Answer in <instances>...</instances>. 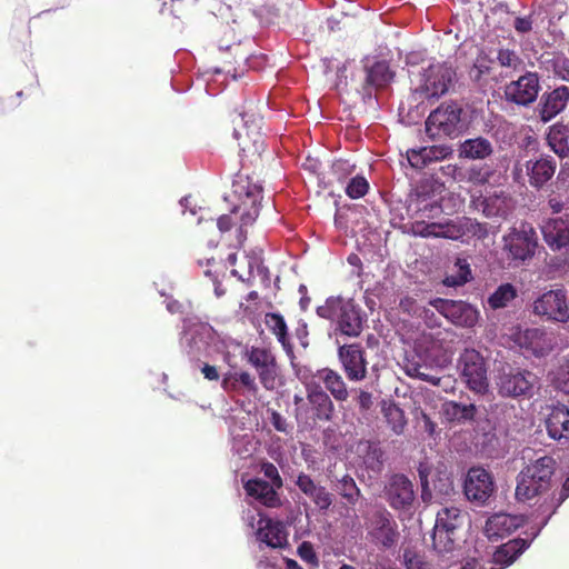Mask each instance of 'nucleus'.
Wrapping results in <instances>:
<instances>
[{
  "label": "nucleus",
  "mask_w": 569,
  "mask_h": 569,
  "mask_svg": "<svg viewBox=\"0 0 569 569\" xmlns=\"http://www.w3.org/2000/svg\"><path fill=\"white\" fill-rule=\"evenodd\" d=\"M242 120L244 121L243 128L236 130L234 134L238 139L242 160L253 163L261 158L266 147L264 137L261 132V118L252 120L250 126L244 117Z\"/></svg>",
  "instance_id": "nucleus-15"
},
{
  "label": "nucleus",
  "mask_w": 569,
  "mask_h": 569,
  "mask_svg": "<svg viewBox=\"0 0 569 569\" xmlns=\"http://www.w3.org/2000/svg\"><path fill=\"white\" fill-rule=\"evenodd\" d=\"M244 358L257 371L263 388L266 390H273L277 385L278 363L272 351L267 348L251 347L246 350Z\"/></svg>",
  "instance_id": "nucleus-13"
},
{
  "label": "nucleus",
  "mask_w": 569,
  "mask_h": 569,
  "mask_svg": "<svg viewBox=\"0 0 569 569\" xmlns=\"http://www.w3.org/2000/svg\"><path fill=\"white\" fill-rule=\"evenodd\" d=\"M363 68L366 71L365 97L371 99V89L388 86L392 81L395 73L390 69L388 61L376 58H366Z\"/></svg>",
  "instance_id": "nucleus-22"
},
{
  "label": "nucleus",
  "mask_w": 569,
  "mask_h": 569,
  "mask_svg": "<svg viewBox=\"0 0 569 569\" xmlns=\"http://www.w3.org/2000/svg\"><path fill=\"white\" fill-rule=\"evenodd\" d=\"M468 179L470 181H472V182L483 184V183H486L488 181L489 173L488 172H483L479 168H471L469 170V178Z\"/></svg>",
  "instance_id": "nucleus-56"
},
{
  "label": "nucleus",
  "mask_w": 569,
  "mask_h": 569,
  "mask_svg": "<svg viewBox=\"0 0 569 569\" xmlns=\"http://www.w3.org/2000/svg\"><path fill=\"white\" fill-rule=\"evenodd\" d=\"M423 366L421 365H413L412 368L408 369V373L412 377H417L422 381H427L432 383L433 386H438L440 383V378H437L435 376H431L423 370Z\"/></svg>",
  "instance_id": "nucleus-53"
},
{
  "label": "nucleus",
  "mask_w": 569,
  "mask_h": 569,
  "mask_svg": "<svg viewBox=\"0 0 569 569\" xmlns=\"http://www.w3.org/2000/svg\"><path fill=\"white\" fill-rule=\"evenodd\" d=\"M556 160L550 156H540L523 162L517 161L512 169L515 181L525 183L526 178L532 188L541 189L555 176Z\"/></svg>",
  "instance_id": "nucleus-8"
},
{
  "label": "nucleus",
  "mask_w": 569,
  "mask_h": 569,
  "mask_svg": "<svg viewBox=\"0 0 569 569\" xmlns=\"http://www.w3.org/2000/svg\"><path fill=\"white\" fill-rule=\"evenodd\" d=\"M308 401L313 411V419L329 421L333 413V403L330 397L320 388L308 389Z\"/></svg>",
  "instance_id": "nucleus-33"
},
{
  "label": "nucleus",
  "mask_w": 569,
  "mask_h": 569,
  "mask_svg": "<svg viewBox=\"0 0 569 569\" xmlns=\"http://www.w3.org/2000/svg\"><path fill=\"white\" fill-rule=\"evenodd\" d=\"M540 91L539 77L536 72H526L505 87L507 101L527 107L536 101Z\"/></svg>",
  "instance_id": "nucleus-17"
},
{
  "label": "nucleus",
  "mask_w": 569,
  "mask_h": 569,
  "mask_svg": "<svg viewBox=\"0 0 569 569\" xmlns=\"http://www.w3.org/2000/svg\"><path fill=\"white\" fill-rule=\"evenodd\" d=\"M493 491V479L486 469L473 467L468 470L463 482V492L469 501L483 506Z\"/></svg>",
  "instance_id": "nucleus-16"
},
{
  "label": "nucleus",
  "mask_w": 569,
  "mask_h": 569,
  "mask_svg": "<svg viewBox=\"0 0 569 569\" xmlns=\"http://www.w3.org/2000/svg\"><path fill=\"white\" fill-rule=\"evenodd\" d=\"M537 383L535 373L528 370L510 369L499 375L497 380L498 391L503 397H531Z\"/></svg>",
  "instance_id": "nucleus-14"
},
{
  "label": "nucleus",
  "mask_w": 569,
  "mask_h": 569,
  "mask_svg": "<svg viewBox=\"0 0 569 569\" xmlns=\"http://www.w3.org/2000/svg\"><path fill=\"white\" fill-rule=\"evenodd\" d=\"M222 389L228 393L256 397L259 387L256 378L248 371H229L223 375Z\"/></svg>",
  "instance_id": "nucleus-25"
},
{
  "label": "nucleus",
  "mask_w": 569,
  "mask_h": 569,
  "mask_svg": "<svg viewBox=\"0 0 569 569\" xmlns=\"http://www.w3.org/2000/svg\"><path fill=\"white\" fill-rule=\"evenodd\" d=\"M431 306L456 326L470 328L479 319L478 310L463 301L436 299L431 302Z\"/></svg>",
  "instance_id": "nucleus-18"
},
{
  "label": "nucleus",
  "mask_w": 569,
  "mask_h": 569,
  "mask_svg": "<svg viewBox=\"0 0 569 569\" xmlns=\"http://www.w3.org/2000/svg\"><path fill=\"white\" fill-rule=\"evenodd\" d=\"M449 224L450 240H462L463 238L483 239L488 236V228L486 223H480L477 220L468 217L449 220Z\"/></svg>",
  "instance_id": "nucleus-30"
},
{
  "label": "nucleus",
  "mask_w": 569,
  "mask_h": 569,
  "mask_svg": "<svg viewBox=\"0 0 569 569\" xmlns=\"http://www.w3.org/2000/svg\"><path fill=\"white\" fill-rule=\"evenodd\" d=\"M407 159L410 166L416 169H422L428 166L427 159L422 154V148L408 150Z\"/></svg>",
  "instance_id": "nucleus-51"
},
{
  "label": "nucleus",
  "mask_w": 569,
  "mask_h": 569,
  "mask_svg": "<svg viewBox=\"0 0 569 569\" xmlns=\"http://www.w3.org/2000/svg\"><path fill=\"white\" fill-rule=\"evenodd\" d=\"M532 313L551 322H569V298L566 290L557 288L539 295L532 303Z\"/></svg>",
  "instance_id": "nucleus-9"
},
{
  "label": "nucleus",
  "mask_w": 569,
  "mask_h": 569,
  "mask_svg": "<svg viewBox=\"0 0 569 569\" xmlns=\"http://www.w3.org/2000/svg\"><path fill=\"white\" fill-rule=\"evenodd\" d=\"M335 223L339 229L347 230V219L345 217V213L342 209H338L335 217Z\"/></svg>",
  "instance_id": "nucleus-63"
},
{
  "label": "nucleus",
  "mask_w": 569,
  "mask_h": 569,
  "mask_svg": "<svg viewBox=\"0 0 569 569\" xmlns=\"http://www.w3.org/2000/svg\"><path fill=\"white\" fill-rule=\"evenodd\" d=\"M261 471L263 476L270 480L277 489H281L283 486L282 478L278 471V468L272 462H263L261 465Z\"/></svg>",
  "instance_id": "nucleus-48"
},
{
  "label": "nucleus",
  "mask_w": 569,
  "mask_h": 569,
  "mask_svg": "<svg viewBox=\"0 0 569 569\" xmlns=\"http://www.w3.org/2000/svg\"><path fill=\"white\" fill-rule=\"evenodd\" d=\"M247 495L267 508H278L282 505L277 488L260 478L248 480L243 486Z\"/></svg>",
  "instance_id": "nucleus-27"
},
{
  "label": "nucleus",
  "mask_w": 569,
  "mask_h": 569,
  "mask_svg": "<svg viewBox=\"0 0 569 569\" xmlns=\"http://www.w3.org/2000/svg\"><path fill=\"white\" fill-rule=\"evenodd\" d=\"M232 187L234 194L242 201L233 208L232 213L241 210V227L251 224L259 216L263 189L249 177H238Z\"/></svg>",
  "instance_id": "nucleus-11"
},
{
  "label": "nucleus",
  "mask_w": 569,
  "mask_h": 569,
  "mask_svg": "<svg viewBox=\"0 0 569 569\" xmlns=\"http://www.w3.org/2000/svg\"><path fill=\"white\" fill-rule=\"evenodd\" d=\"M267 328L276 336L290 359L295 358L293 346L290 342L284 318L278 312H268L264 317Z\"/></svg>",
  "instance_id": "nucleus-34"
},
{
  "label": "nucleus",
  "mask_w": 569,
  "mask_h": 569,
  "mask_svg": "<svg viewBox=\"0 0 569 569\" xmlns=\"http://www.w3.org/2000/svg\"><path fill=\"white\" fill-rule=\"evenodd\" d=\"M471 204L488 218H507L515 208L512 198L505 192L495 193L483 199L472 196Z\"/></svg>",
  "instance_id": "nucleus-24"
},
{
  "label": "nucleus",
  "mask_w": 569,
  "mask_h": 569,
  "mask_svg": "<svg viewBox=\"0 0 569 569\" xmlns=\"http://www.w3.org/2000/svg\"><path fill=\"white\" fill-rule=\"evenodd\" d=\"M455 72L446 63H431L418 74L415 93L423 99H438L448 92Z\"/></svg>",
  "instance_id": "nucleus-6"
},
{
  "label": "nucleus",
  "mask_w": 569,
  "mask_h": 569,
  "mask_svg": "<svg viewBox=\"0 0 569 569\" xmlns=\"http://www.w3.org/2000/svg\"><path fill=\"white\" fill-rule=\"evenodd\" d=\"M556 469V460L543 456L527 466L517 477L516 498L527 501L547 491Z\"/></svg>",
  "instance_id": "nucleus-2"
},
{
  "label": "nucleus",
  "mask_w": 569,
  "mask_h": 569,
  "mask_svg": "<svg viewBox=\"0 0 569 569\" xmlns=\"http://www.w3.org/2000/svg\"><path fill=\"white\" fill-rule=\"evenodd\" d=\"M476 407L472 403L447 401L442 405V413L448 421H467L475 416Z\"/></svg>",
  "instance_id": "nucleus-40"
},
{
  "label": "nucleus",
  "mask_w": 569,
  "mask_h": 569,
  "mask_svg": "<svg viewBox=\"0 0 569 569\" xmlns=\"http://www.w3.org/2000/svg\"><path fill=\"white\" fill-rule=\"evenodd\" d=\"M492 152V143L483 137L467 139L459 147L460 158L470 160H483L490 157Z\"/></svg>",
  "instance_id": "nucleus-35"
},
{
  "label": "nucleus",
  "mask_w": 569,
  "mask_h": 569,
  "mask_svg": "<svg viewBox=\"0 0 569 569\" xmlns=\"http://www.w3.org/2000/svg\"><path fill=\"white\" fill-rule=\"evenodd\" d=\"M548 206L553 213H563L567 209L565 202L559 197H550L548 199Z\"/></svg>",
  "instance_id": "nucleus-58"
},
{
  "label": "nucleus",
  "mask_w": 569,
  "mask_h": 569,
  "mask_svg": "<svg viewBox=\"0 0 569 569\" xmlns=\"http://www.w3.org/2000/svg\"><path fill=\"white\" fill-rule=\"evenodd\" d=\"M365 451L363 465L367 469L378 472L382 466V450L377 443H358V451Z\"/></svg>",
  "instance_id": "nucleus-43"
},
{
  "label": "nucleus",
  "mask_w": 569,
  "mask_h": 569,
  "mask_svg": "<svg viewBox=\"0 0 569 569\" xmlns=\"http://www.w3.org/2000/svg\"><path fill=\"white\" fill-rule=\"evenodd\" d=\"M415 350L425 366L438 367L445 361V359H442L441 342L431 335L423 333L422 337L417 340Z\"/></svg>",
  "instance_id": "nucleus-32"
},
{
  "label": "nucleus",
  "mask_w": 569,
  "mask_h": 569,
  "mask_svg": "<svg viewBox=\"0 0 569 569\" xmlns=\"http://www.w3.org/2000/svg\"><path fill=\"white\" fill-rule=\"evenodd\" d=\"M318 376L337 401L348 399L349 392L340 375L331 369L325 368L318 372Z\"/></svg>",
  "instance_id": "nucleus-38"
},
{
  "label": "nucleus",
  "mask_w": 569,
  "mask_h": 569,
  "mask_svg": "<svg viewBox=\"0 0 569 569\" xmlns=\"http://www.w3.org/2000/svg\"><path fill=\"white\" fill-rule=\"evenodd\" d=\"M296 486L302 493L310 498L319 509L327 510L331 506V493L328 492L325 487L317 485L309 475L303 472L299 473Z\"/></svg>",
  "instance_id": "nucleus-31"
},
{
  "label": "nucleus",
  "mask_w": 569,
  "mask_h": 569,
  "mask_svg": "<svg viewBox=\"0 0 569 569\" xmlns=\"http://www.w3.org/2000/svg\"><path fill=\"white\" fill-rule=\"evenodd\" d=\"M523 523L521 516L509 513H495L488 518L485 526V535L489 539H502L512 533Z\"/></svg>",
  "instance_id": "nucleus-26"
},
{
  "label": "nucleus",
  "mask_w": 569,
  "mask_h": 569,
  "mask_svg": "<svg viewBox=\"0 0 569 569\" xmlns=\"http://www.w3.org/2000/svg\"><path fill=\"white\" fill-rule=\"evenodd\" d=\"M542 421L550 439L561 445L569 442V408L566 405L546 406Z\"/></svg>",
  "instance_id": "nucleus-19"
},
{
  "label": "nucleus",
  "mask_w": 569,
  "mask_h": 569,
  "mask_svg": "<svg viewBox=\"0 0 569 569\" xmlns=\"http://www.w3.org/2000/svg\"><path fill=\"white\" fill-rule=\"evenodd\" d=\"M471 279L470 266L466 259L458 258L455 263V270L448 273L443 279V284L447 287H460Z\"/></svg>",
  "instance_id": "nucleus-42"
},
{
  "label": "nucleus",
  "mask_w": 569,
  "mask_h": 569,
  "mask_svg": "<svg viewBox=\"0 0 569 569\" xmlns=\"http://www.w3.org/2000/svg\"><path fill=\"white\" fill-rule=\"evenodd\" d=\"M270 422L277 431L288 432L287 420L278 411L271 412Z\"/></svg>",
  "instance_id": "nucleus-54"
},
{
  "label": "nucleus",
  "mask_w": 569,
  "mask_h": 569,
  "mask_svg": "<svg viewBox=\"0 0 569 569\" xmlns=\"http://www.w3.org/2000/svg\"><path fill=\"white\" fill-rule=\"evenodd\" d=\"M497 59L502 67L517 68L520 64L518 54L509 49H500Z\"/></svg>",
  "instance_id": "nucleus-49"
},
{
  "label": "nucleus",
  "mask_w": 569,
  "mask_h": 569,
  "mask_svg": "<svg viewBox=\"0 0 569 569\" xmlns=\"http://www.w3.org/2000/svg\"><path fill=\"white\" fill-rule=\"evenodd\" d=\"M462 109L457 103L441 104L426 120V132L431 139L457 137L462 130Z\"/></svg>",
  "instance_id": "nucleus-7"
},
{
  "label": "nucleus",
  "mask_w": 569,
  "mask_h": 569,
  "mask_svg": "<svg viewBox=\"0 0 569 569\" xmlns=\"http://www.w3.org/2000/svg\"><path fill=\"white\" fill-rule=\"evenodd\" d=\"M320 318L336 323L335 335L339 346V359L350 380H356V345L347 343L341 338L356 336V305L352 298L330 297L325 305L317 308Z\"/></svg>",
  "instance_id": "nucleus-1"
},
{
  "label": "nucleus",
  "mask_w": 569,
  "mask_h": 569,
  "mask_svg": "<svg viewBox=\"0 0 569 569\" xmlns=\"http://www.w3.org/2000/svg\"><path fill=\"white\" fill-rule=\"evenodd\" d=\"M355 164L350 163L349 160L339 159L332 164L333 174L341 182H345L348 177L352 173Z\"/></svg>",
  "instance_id": "nucleus-47"
},
{
  "label": "nucleus",
  "mask_w": 569,
  "mask_h": 569,
  "mask_svg": "<svg viewBox=\"0 0 569 569\" xmlns=\"http://www.w3.org/2000/svg\"><path fill=\"white\" fill-rule=\"evenodd\" d=\"M547 522L548 518L541 522V525L532 533V537L529 541L526 539L518 538L510 540L507 543L499 547L493 553V562L496 565H500L501 567L511 565L530 546V542L539 535V532L547 525Z\"/></svg>",
  "instance_id": "nucleus-29"
},
{
  "label": "nucleus",
  "mask_w": 569,
  "mask_h": 569,
  "mask_svg": "<svg viewBox=\"0 0 569 569\" xmlns=\"http://www.w3.org/2000/svg\"><path fill=\"white\" fill-rule=\"evenodd\" d=\"M551 380L558 390L569 396V359L552 372Z\"/></svg>",
  "instance_id": "nucleus-45"
},
{
  "label": "nucleus",
  "mask_w": 569,
  "mask_h": 569,
  "mask_svg": "<svg viewBox=\"0 0 569 569\" xmlns=\"http://www.w3.org/2000/svg\"><path fill=\"white\" fill-rule=\"evenodd\" d=\"M547 141L551 150L560 158L569 154V129L561 124L556 123L549 128Z\"/></svg>",
  "instance_id": "nucleus-37"
},
{
  "label": "nucleus",
  "mask_w": 569,
  "mask_h": 569,
  "mask_svg": "<svg viewBox=\"0 0 569 569\" xmlns=\"http://www.w3.org/2000/svg\"><path fill=\"white\" fill-rule=\"evenodd\" d=\"M233 226V221L230 214H222L217 220V227L221 232H227Z\"/></svg>",
  "instance_id": "nucleus-60"
},
{
  "label": "nucleus",
  "mask_w": 569,
  "mask_h": 569,
  "mask_svg": "<svg viewBox=\"0 0 569 569\" xmlns=\"http://www.w3.org/2000/svg\"><path fill=\"white\" fill-rule=\"evenodd\" d=\"M467 517L468 515L456 506L442 507L437 512L432 541L439 553L455 549L457 531L465 525Z\"/></svg>",
  "instance_id": "nucleus-5"
},
{
  "label": "nucleus",
  "mask_w": 569,
  "mask_h": 569,
  "mask_svg": "<svg viewBox=\"0 0 569 569\" xmlns=\"http://www.w3.org/2000/svg\"><path fill=\"white\" fill-rule=\"evenodd\" d=\"M386 498L393 509H409L415 499L411 481L402 475L392 476L386 486Z\"/></svg>",
  "instance_id": "nucleus-21"
},
{
  "label": "nucleus",
  "mask_w": 569,
  "mask_h": 569,
  "mask_svg": "<svg viewBox=\"0 0 569 569\" xmlns=\"http://www.w3.org/2000/svg\"><path fill=\"white\" fill-rule=\"evenodd\" d=\"M201 372L203 377L210 381H218L220 378L217 367L208 363L203 365V367L201 368Z\"/></svg>",
  "instance_id": "nucleus-57"
},
{
  "label": "nucleus",
  "mask_w": 569,
  "mask_h": 569,
  "mask_svg": "<svg viewBox=\"0 0 569 569\" xmlns=\"http://www.w3.org/2000/svg\"><path fill=\"white\" fill-rule=\"evenodd\" d=\"M441 171L443 176L450 177L453 180H461L462 172L460 168H458L456 164H448L441 167Z\"/></svg>",
  "instance_id": "nucleus-59"
},
{
  "label": "nucleus",
  "mask_w": 569,
  "mask_h": 569,
  "mask_svg": "<svg viewBox=\"0 0 569 569\" xmlns=\"http://www.w3.org/2000/svg\"><path fill=\"white\" fill-rule=\"evenodd\" d=\"M257 538L268 547L277 549L288 545V532L281 521L270 518H260L258 522Z\"/></svg>",
  "instance_id": "nucleus-28"
},
{
  "label": "nucleus",
  "mask_w": 569,
  "mask_h": 569,
  "mask_svg": "<svg viewBox=\"0 0 569 569\" xmlns=\"http://www.w3.org/2000/svg\"><path fill=\"white\" fill-rule=\"evenodd\" d=\"M513 27L519 33H526L531 30L532 21L529 17H518L515 20Z\"/></svg>",
  "instance_id": "nucleus-55"
},
{
  "label": "nucleus",
  "mask_w": 569,
  "mask_h": 569,
  "mask_svg": "<svg viewBox=\"0 0 569 569\" xmlns=\"http://www.w3.org/2000/svg\"><path fill=\"white\" fill-rule=\"evenodd\" d=\"M538 248V234L529 222H520L502 237V251L513 266L530 260Z\"/></svg>",
  "instance_id": "nucleus-3"
},
{
  "label": "nucleus",
  "mask_w": 569,
  "mask_h": 569,
  "mask_svg": "<svg viewBox=\"0 0 569 569\" xmlns=\"http://www.w3.org/2000/svg\"><path fill=\"white\" fill-rule=\"evenodd\" d=\"M210 268L206 269L204 276L211 281L217 298L226 295L227 289L222 286L221 279L226 278V272L220 271L214 260H208Z\"/></svg>",
  "instance_id": "nucleus-44"
},
{
  "label": "nucleus",
  "mask_w": 569,
  "mask_h": 569,
  "mask_svg": "<svg viewBox=\"0 0 569 569\" xmlns=\"http://www.w3.org/2000/svg\"><path fill=\"white\" fill-rule=\"evenodd\" d=\"M517 297V289L511 283L500 284L488 298L491 309L506 308Z\"/></svg>",
  "instance_id": "nucleus-41"
},
{
  "label": "nucleus",
  "mask_w": 569,
  "mask_h": 569,
  "mask_svg": "<svg viewBox=\"0 0 569 569\" xmlns=\"http://www.w3.org/2000/svg\"><path fill=\"white\" fill-rule=\"evenodd\" d=\"M509 339L523 355L543 358L550 355L558 346V335L545 328L513 327Z\"/></svg>",
  "instance_id": "nucleus-4"
},
{
  "label": "nucleus",
  "mask_w": 569,
  "mask_h": 569,
  "mask_svg": "<svg viewBox=\"0 0 569 569\" xmlns=\"http://www.w3.org/2000/svg\"><path fill=\"white\" fill-rule=\"evenodd\" d=\"M338 490L342 497L347 498L348 501L351 502L356 490V482L353 478L348 475L343 476L339 481Z\"/></svg>",
  "instance_id": "nucleus-50"
},
{
  "label": "nucleus",
  "mask_w": 569,
  "mask_h": 569,
  "mask_svg": "<svg viewBox=\"0 0 569 569\" xmlns=\"http://www.w3.org/2000/svg\"><path fill=\"white\" fill-rule=\"evenodd\" d=\"M451 153L452 149L447 144L422 147V154H425V159H427L428 164L435 161L443 160Z\"/></svg>",
  "instance_id": "nucleus-46"
},
{
  "label": "nucleus",
  "mask_w": 569,
  "mask_h": 569,
  "mask_svg": "<svg viewBox=\"0 0 569 569\" xmlns=\"http://www.w3.org/2000/svg\"><path fill=\"white\" fill-rule=\"evenodd\" d=\"M419 473H420V479H421V485H422L421 497H422V500L427 502L431 498V493L428 491V480L422 470H419Z\"/></svg>",
  "instance_id": "nucleus-62"
},
{
  "label": "nucleus",
  "mask_w": 569,
  "mask_h": 569,
  "mask_svg": "<svg viewBox=\"0 0 569 569\" xmlns=\"http://www.w3.org/2000/svg\"><path fill=\"white\" fill-rule=\"evenodd\" d=\"M379 406L387 425L396 435H401L407 425L403 410L391 400H381Z\"/></svg>",
  "instance_id": "nucleus-36"
},
{
  "label": "nucleus",
  "mask_w": 569,
  "mask_h": 569,
  "mask_svg": "<svg viewBox=\"0 0 569 569\" xmlns=\"http://www.w3.org/2000/svg\"><path fill=\"white\" fill-rule=\"evenodd\" d=\"M411 231L415 236L422 238H446L449 239V220L445 222L416 221L411 224Z\"/></svg>",
  "instance_id": "nucleus-39"
},
{
  "label": "nucleus",
  "mask_w": 569,
  "mask_h": 569,
  "mask_svg": "<svg viewBox=\"0 0 569 569\" xmlns=\"http://www.w3.org/2000/svg\"><path fill=\"white\" fill-rule=\"evenodd\" d=\"M367 536L379 548L390 549L399 539L398 525L386 509L371 512L366 520Z\"/></svg>",
  "instance_id": "nucleus-10"
},
{
  "label": "nucleus",
  "mask_w": 569,
  "mask_h": 569,
  "mask_svg": "<svg viewBox=\"0 0 569 569\" xmlns=\"http://www.w3.org/2000/svg\"><path fill=\"white\" fill-rule=\"evenodd\" d=\"M569 102V88L560 86L541 96L538 112L542 122H549L562 112Z\"/></svg>",
  "instance_id": "nucleus-23"
},
{
  "label": "nucleus",
  "mask_w": 569,
  "mask_h": 569,
  "mask_svg": "<svg viewBox=\"0 0 569 569\" xmlns=\"http://www.w3.org/2000/svg\"><path fill=\"white\" fill-rule=\"evenodd\" d=\"M369 190V183L363 177L358 176V198L363 197Z\"/></svg>",
  "instance_id": "nucleus-64"
},
{
  "label": "nucleus",
  "mask_w": 569,
  "mask_h": 569,
  "mask_svg": "<svg viewBox=\"0 0 569 569\" xmlns=\"http://www.w3.org/2000/svg\"><path fill=\"white\" fill-rule=\"evenodd\" d=\"M543 240L551 250L569 249V210L546 219L541 226Z\"/></svg>",
  "instance_id": "nucleus-20"
},
{
  "label": "nucleus",
  "mask_w": 569,
  "mask_h": 569,
  "mask_svg": "<svg viewBox=\"0 0 569 569\" xmlns=\"http://www.w3.org/2000/svg\"><path fill=\"white\" fill-rule=\"evenodd\" d=\"M298 555L303 561H306L308 563H311V565L318 563L317 555H316L313 547L310 542H307V541L302 542L298 547Z\"/></svg>",
  "instance_id": "nucleus-52"
},
{
  "label": "nucleus",
  "mask_w": 569,
  "mask_h": 569,
  "mask_svg": "<svg viewBox=\"0 0 569 569\" xmlns=\"http://www.w3.org/2000/svg\"><path fill=\"white\" fill-rule=\"evenodd\" d=\"M458 369L468 388L483 393L488 388L487 366L483 357L476 349H466L459 357Z\"/></svg>",
  "instance_id": "nucleus-12"
},
{
  "label": "nucleus",
  "mask_w": 569,
  "mask_h": 569,
  "mask_svg": "<svg viewBox=\"0 0 569 569\" xmlns=\"http://www.w3.org/2000/svg\"><path fill=\"white\" fill-rule=\"evenodd\" d=\"M358 402L361 409L369 410L373 405L372 396L368 392H361L358 396Z\"/></svg>",
  "instance_id": "nucleus-61"
}]
</instances>
